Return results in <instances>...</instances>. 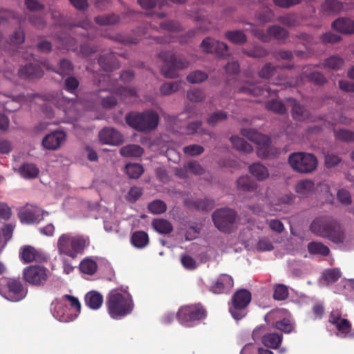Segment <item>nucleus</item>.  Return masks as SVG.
<instances>
[{"label":"nucleus","instance_id":"nucleus-47","mask_svg":"<svg viewBox=\"0 0 354 354\" xmlns=\"http://www.w3.org/2000/svg\"><path fill=\"white\" fill-rule=\"evenodd\" d=\"M266 109L277 114H284L286 112L285 105L277 100H272L266 102Z\"/></svg>","mask_w":354,"mask_h":354},{"label":"nucleus","instance_id":"nucleus-32","mask_svg":"<svg viewBox=\"0 0 354 354\" xmlns=\"http://www.w3.org/2000/svg\"><path fill=\"white\" fill-rule=\"evenodd\" d=\"M249 171L258 180L268 179L270 176L268 168L259 162L253 163L250 165Z\"/></svg>","mask_w":354,"mask_h":354},{"label":"nucleus","instance_id":"nucleus-22","mask_svg":"<svg viewBox=\"0 0 354 354\" xmlns=\"http://www.w3.org/2000/svg\"><path fill=\"white\" fill-rule=\"evenodd\" d=\"M97 63L100 67L105 72H112L120 68V63L117 59L116 55L113 53H107L101 55Z\"/></svg>","mask_w":354,"mask_h":354},{"label":"nucleus","instance_id":"nucleus-57","mask_svg":"<svg viewBox=\"0 0 354 354\" xmlns=\"http://www.w3.org/2000/svg\"><path fill=\"white\" fill-rule=\"evenodd\" d=\"M288 297V290L286 286L277 284L274 287L273 298L277 301H284Z\"/></svg>","mask_w":354,"mask_h":354},{"label":"nucleus","instance_id":"nucleus-48","mask_svg":"<svg viewBox=\"0 0 354 354\" xmlns=\"http://www.w3.org/2000/svg\"><path fill=\"white\" fill-rule=\"evenodd\" d=\"M187 98L192 102H202L205 100L206 95L202 89L193 88L187 91Z\"/></svg>","mask_w":354,"mask_h":354},{"label":"nucleus","instance_id":"nucleus-61","mask_svg":"<svg viewBox=\"0 0 354 354\" xmlns=\"http://www.w3.org/2000/svg\"><path fill=\"white\" fill-rule=\"evenodd\" d=\"M324 279L328 283H335L338 281L341 277V271L337 269L328 270L324 272Z\"/></svg>","mask_w":354,"mask_h":354},{"label":"nucleus","instance_id":"nucleus-2","mask_svg":"<svg viewBox=\"0 0 354 354\" xmlns=\"http://www.w3.org/2000/svg\"><path fill=\"white\" fill-rule=\"evenodd\" d=\"M108 313L111 318L120 319L130 314L133 308V302L130 295L125 296L118 290L110 291L106 297Z\"/></svg>","mask_w":354,"mask_h":354},{"label":"nucleus","instance_id":"nucleus-8","mask_svg":"<svg viewBox=\"0 0 354 354\" xmlns=\"http://www.w3.org/2000/svg\"><path fill=\"white\" fill-rule=\"evenodd\" d=\"M251 299V293L246 289H240L234 294L229 306V311L234 319L241 320L245 317L246 308Z\"/></svg>","mask_w":354,"mask_h":354},{"label":"nucleus","instance_id":"nucleus-7","mask_svg":"<svg viewBox=\"0 0 354 354\" xmlns=\"http://www.w3.org/2000/svg\"><path fill=\"white\" fill-rule=\"evenodd\" d=\"M207 310L203 304H189L179 308L177 317L179 322L187 327L193 326V323L205 319Z\"/></svg>","mask_w":354,"mask_h":354},{"label":"nucleus","instance_id":"nucleus-35","mask_svg":"<svg viewBox=\"0 0 354 354\" xmlns=\"http://www.w3.org/2000/svg\"><path fill=\"white\" fill-rule=\"evenodd\" d=\"M226 39L232 44L242 45L246 43L247 36L243 30H228L225 33Z\"/></svg>","mask_w":354,"mask_h":354},{"label":"nucleus","instance_id":"nucleus-52","mask_svg":"<svg viewBox=\"0 0 354 354\" xmlns=\"http://www.w3.org/2000/svg\"><path fill=\"white\" fill-rule=\"evenodd\" d=\"M227 118V113L223 111H218L211 113L207 119V123L212 127L216 126L218 122L225 120Z\"/></svg>","mask_w":354,"mask_h":354},{"label":"nucleus","instance_id":"nucleus-19","mask_svg":"<svg viewBox=\"0 0 354 354\" xmlns=\"http://www.w3.org/2000/svg\"><path fill=\"white\" fill-rule=\"evenodd\" d=\"M38 97L37 93L24 94L21 93L10 100H7L3 104V109L8 112H14L19 110L21 103L30 101L35 97Z\"/></svg>","mask_w":354,"mask_h":354},{"label":"nucleus","instance_id":"nucleus-11","mask_svg":"<svg viewBox=\"0 0 354 354\" xmlns=\"http://www.w3.org/2000/svg\"><path fill=\"white\" fill-rule=\"evenodd\" d=\"M234 286L233 277L228 274H220L212 281L209 291L214 295H227Z\"/></svg>","mask_w":354,"mask_h":354},{"label":"nucleus","instance_id":"nucleus-27","mask_svg":"<svg viewBox=\"0 0 354 354\" xmlns=\"http://www.w3.org/2000/svg\"><path fill=\"white\" fill-rule=\"evenodd\" d=\"M315 191V183L311 179L297 181L295 185V192L301 198H307Z\"/></svg>","mask_w":354,"mask_h":354},{"label":"nucleus","instance_id":"nucleus-34","mask_svg":"<svg viewBox=\"0 0 354 354\" xmlns=\"http://www.w3.org/2000/svg\"><path fill=\"white\" fill-rule=\"evenodd\" d=\"M343 9V3L337 0H325L321 6L322 11L327 15L337 14Z\"/></svg>","mask_w":354,"mask_h":354},{"label":"nucleus","instance_id":"nucleus-63","mask_svg":"<svg viewBox=\"0 0 354 354\" xmlns=\"http://www.w3.org/2000/svg\"><path fill=\"white\" fill-rule=\"evenodd\" d=\"M183 150L186 155L195 156L203 153L205 151V148L201 145H186Z\"/></svg>","mask_w":354,"mask_h":354},{"label":"nucleus","instance_id":"nucleus-55","mask_svg":"<svg viewBox=\"0 0 354 354\" xmlns=\"http://www.w3.org/2000/svg\"><path fill=\"white\" fill-rule=\"evenodd\" d=\"M184 169L186 171H189L194 175H202L205 173V169L197 161H189L184 165Z\"/></svg>","mask_w":354,"mask_h":354},{"label":"nucleus","instance_id":"nucleus-56","mask_svg":"<svg viewBox=\"0 0 354 354\" xmlns=\"http://www.w3.org/2000/svg\"><path fill=\"white\" fill-rule=\"evenodd\" d=\"M277 67L274 66L271 63H266L259 70L258 75L262 79H270L274 75Z\"/></svg>","mask_w":354,"mask_h":354},{"label":"nucleus","instance_id":"nucleus-20","mask_svg":"<svg viewBox=\"0 0 354 354\" xmlns=\"http://www.w3.org/2000/svg\"><path fill=\"white\" fill-rule=\"evenodd\" d=\"M329 322L342 334H347L351 328L350 322L342 317V313L339 310H334L329 314Z\"/></svg>","mask_w":354,"mask_h":354},{"label":"nucleus","instance_id":"nucleus-5","mask_svg":"<svg viewBox=\"0 0 354 354\" xmlns=\"http://www.w3.org/2000/svg\"><path fill=\"white\" fill-rule=\"evenodd\" d=\"M125 121L133 129L140 132H150L157 127L159 116L153 111H146L142 113H130L126 115Z\"/></svg>","mask_w":354,"mask_h":354},{"label":"nucleus","instance_id":"nucleus-44","mask_svg":"<svg viewBox=\"0 0 354 354\" xmlns=\"http://www.w3.org/2000/svg\"><path fill=\"white\" fill-rule=\"evenodd\" d=\"M242 52L250 57L261 58L268 55V51L261 46H254L252 48H243Z\"/></svg>","mask_w":354,"mask_h":354},{"label":"nucleus","instance_id":"nucleus-43","mask_svg":"<svg viewBox=\"0 0 354 354\" xmlns=\"http://www.w3.org/2000/svg\"><path fill=\"white\" fill-rule=\"evenodd\" d=\"M125 172L131 179H138L144 173V168L140 164H127L125 166Z\"/></svg>","mask_w":354,"mask_h":354},{"label":"nucleus","instance_id":"nucleus-12","mask_svg":"<svg viewBox=\"0 0 354 354\" xmlns=\"http://www.w3.org/2000/svg\"><path fill=\"white\" fill-rule=\"evenodd\" d=\"M265 326H260L256 328L252 333L254 339L261 337L262 344L268 348L276 349L279 347L283 339V335L281 333H264Z\"/></svg>","mask_w":354,"mask_h":354},{"label":"nucleus","instance_id":"nucleus-42","mask_svg":"<svg viewBox=\"0 0 354 354\" xmlns=\"http://www.w3.org/2000/svg\"><path fill=\"white\" fill-rule=\"evenodd\" d=\"M231 143L232 146L239 151L244 153H250L253 150L252 147L243 138L238 136H232L230 138Z\"/></svg>","mask_w":354,"mask_h":354},{"label":"nucleus","instance_id":"nucleus-51","mask_svg":"<svg viewBox=\"0 0 354 354\" xmlns=\"http://www.w3.org/2000/svg\"><path fill=\"white\" fill-rule=\"evenodd\" d=\"M148 210L154 214L164 213L167 209L166 204L161 200H154L147 206Z\"/></svg>","mask_w":354,"mask_h":354},{"label":"nucleus","instance_id":"nucleus-40","mask_svg":"<svg viewBox=\"0 0 354 354\" xmlns=\"http://www.w3.org/2000/svg\"><path fill=\"white\" fill-rule=\"evenodd\" d=\"M308 250L312 254L326 257L330 254V248L322 242H310L308 244Z\"/></svg>","mask_w":354,"mask_h":354},{"label":"nucleus","instance_id":"nucleus-26","mask_svg":"<svg viewBox=\"0 0 354 354\" xmlns=\"http://www.w3.org/2000/svg\"><path fill=\"white\" fill-rule=\"evenodd\" d=\"M332 28L340 33L352 35L354 33V21L346 17L339 18L332 23Z\"/></svg>","mask_w":354,"mask_h":354},{"label":"nucleus","instance_id":"nucleus-62","mask_svg":"<svg viewBox=\"0 0 354 354\" xmlns=\"http://www.w3.org/2000/svg\"><path fill=\"white\" fill-rule=\"evenodd\" d=\"M180 262L185 270H194L197 268V263L196 260L188 254L182 255Z\"/></svg>","mask_w":354,"mask_h":354},{"label":"nucleus","instance_id":"nucleus-21","mask_svg":"<svg viewBox=\"0 0 354 354\" xmlns=\"http://www.w3.org/2000/svg\"><path fill=\"white\" fill-rule=\"evenodd\" d=\"M257 154L261 158H272L279 153V149L271 147V140L268 137L263 138L261 142L257 143Z\"/></svg>","mask_w":354,"mask_h":354},{"label":"nucleus","instance_id":"nucleus-49","mask_svg":"<svg viewBox=\"0 0 354 354\" xmlns=\"http://www.w3.org/2000/svg\"><path fill=\"white\" fill-rule=\"evenodd\" d=\"M193 205L196 209H201L202 211H210V209L214 207L215 203L213 200L204 198L194 201Z\"/></svg>","mask_w":354,"mask_h":354},{"label":"nucleus","instance_id":"nucleus-36","mask_svg":"<svg viewBox=\"0 0 354 354\" xmlns=\"http://www.w3.org/2000/svg\"><path fill=\"white\" fill-rule=\"evenodd\" d=\"M131 243L137 248H144L149 243L147 233L143 231L133 232L131 236Z\"/></svg>","mask_w":354,"mask_h":354},{"label":"nucleus","instance_id":"nucleus-46","mask_svg":"<svg viewBox=\"0 0 354 354\" xmlns=\"http://www.w3.org/2000/svg\"><path fill=\"white\" fill-rule=\"evenodd\" d=\"M181 85V82H166L160 87V92L163 95H169L178 91Z\"/></svg>","mask_w":354,"mask_h":354},{"label":"nucleus","instance_id":"nucleus-54","mask_svg":"<svg viewBox=\"0 0 354 354\" xmlns=\"http://www.w3.org/2000/svg\"><path fill=\"white\" fill-rule=\"evenodd\" d=\"M120 18L115 15H106L95 17V21L99 25H111L118 23Z\"/></svg>","mask_w":354,"mask_h":354},{"label":"nucleus","instance_id":"nucleus-60","mask_svg":"<svg viewBox=\"0 0 354 354\" xmlns=\"http://www.w3.org/2000/svg\"><path fill=\"white\" fill-rule=\"evenodd\" d=\"M274 327L277 330L286 334L290 333L294 329L292 324L288 319H283L281 321L277 322L274 324Z\"/></svg>","mask_w":354,"mask_h":354},{"label":"nucleus","instance_id":"nucleus-59","mask_svg":"<svg viewBox=\"0 0 354 354\" xmlns=\"http://www.w3.org/2000/svg\"><path fill=\"white\" fill-rule=\"evenodd\" d=\"M309 82H313L316 85H324L327 82L324 75L318 71H313L305 76Z\"/></svg>","mask_w":354,"mask_h":354},{"label":"nucleus","instance_id":"nucleus-17","mask_svg":"<svg viewBox=\"0 0 354 354\" xmlns=\"http://www.w3.org/2000/svg\"><path fill=\"white\" fill-rule=\"evenodd\" d=\"M7 298L12 301L21 300L24 297V287L19 279H8L7 284Z\"/></svg>","mask_w":354,"mask_h":354},{"label":"nucleus","instance_id":"nucleus-41","mask_svg":"<svg viewBox=\"0 0 354 354\" xmlns=\"http://www.w3.org/2000/svg\"><path fill=\"white\" fill-rule=\"evenodd\" d=\"M268 34L277 40H285L289 35L288 31L284 28L273 25L270 26L267 30Z\"/></svg>","mask_w":354,"mask_h":354},{"label":"nucleus","instance_id":"nucleus-25","mask_svg":"<svg viewBox=\"0 0 354 354\" xmlns=\"http://www.w3.org/2000/svg\"><path fill=\"white\" fill-rule=\"evenodd\" d=\"M44 66L48 71H52L53 72H55L62 77L72 73L73 71L74 70V66H73V63L70 60H68V59H66V58H63V59H60V61L58 63L57 69H56L55 67L51 66L46 62H45L44 63Z\"/></svg>","mask_w":354,"mask_h":354},{"label":"nucleus","instance_id":"nucleus-38","mask_svg":"<svg viewBox=\"0 0 354 354\" xmlns=\"http://www.w3.org/2000/svg\"><path fill=\"white\" fill-rule=\"evenodd\" d=\"M152 226L156 231L162 234H169L174 230L171 222L163 218L154 219L152 221Z\"/></svg>","mask_w":354,"mask_h":354},{"label":"nucleus","instance_id":"nucleus-13","mask_svg":"<svg viewBox=\"0 0 354 354\" xmlns=\"http://www.w3.org/2000/svg\"><path fill=\"white\" fill-rule=\"evenodd\" d=\"M98 138L102 144L119 146L123 142V136L115 129L112 127H104L98 133Z\"/></svg>","mask_w":354,"mask_h":354},{"label":"nucleus","instance_id":"nucleus-9","mask_svg":"<svg viewBox=\"0 0 354 354\" xmlns=\"http://www.w3.org/2000/svg\"><path fill=\"white\" fill-rule=\"evenodd\" d=\"M215 227L221 232L230 233L237 218V213L230 207H221L212 215Z\"/></svg>","mask_w":354,"mask_h":354},{"label":"nucleus","instance_id":"nucleus-16","mask_svg":"<svg viewBox=\"0 0 354 354\" xmlns=\"http://www.w3.org/2000/svg\"><path fill=\"white\" fill-rule=\"evenodd\" d=\"M277 89H272L270 85H266L261 87L258 84H244L240 86L237 92L240 93H245L254 96L259 95H270L271 94H277Z\"/></svg>","mask_w":354,"mask_h":354},{"label":"nucleus","instance_id":"nucleus-18","mask_svg":"<svg viewBox=\"0 0 354 354\" xmlns=\"http://www.w3.org/2000/svg\"><path fill=\"white\" fill-rule=\"evenodd\" d=\"M20 257L25 263H28L32 261L46 262L48 257L41 251L37 250L31 245H26L21 248Z\"/></svg>","mask_w":354,"mask_h":354},{"label":"nucleus","instance_id":"nucleus-6","mask_svg":"<svg viewBox=\"0 0 354 354\" xmlns=\"http://www.w3.org/2000/svg\"><path fill=\"white\" fill-rule=\"evenodd\" d=\"M288 162L294 171L304 174L313 173L318 165V160L313 153L303 151L291 153Z\"/></svg>","mask_w":354,"mask_h":354},{"label":"nucleus","instance_id":"nucleus-30","mask_svg":"<svg viewBox=\"0 0 354 354\" xmlns=\"http://www.w3.org/2000/svg\"><path fill=\"white\" fill-rule=\"evenodd\" d=\"M237 189L244 192H252L256 191L258 187L257 183L248 176H243L236 180Z\"/></svg>","mask_w":354,"mask_h":354},{"label":"nucleus","instance_id":"nucleus-58","mask_svg":"<svg viewBox=\"0 0 354 354\" xmlns=\"http://www.w3.org/2000/svg\"><path fill=\"white\" fill-rule=\"evenodd\" d=\"M337 138L345 142H354V132L348 130L341 129L335 133Z\"/></svg>","mask_w":354,"mask_h":354},{"label":"nucleus","instance_id":"nucleus-14","mask_svg":"<svg viewBox=\"0 0 354 354\" xmlns=\"http://www.w3.org/2000/svg\"><path fill=\"white\" fill-rule=\"evenodd\" d=\"M44 75V72L37 64L29 63L19 68L18 71L19 77L24 80L34 81L40 79Z\"/></svg>","mask_w":354,"mask_h":354},{"label":"nucleus","instance_id":"nucleus-53","mask_svg":"<svg viewBox=\"0 0 354 354\" xmlns=\"http://www.w3.org/2000/svg\"><path fill=\"white\" fill-rule=\"evenodd\" d=\"M241 134L257 144L261 142L263 138H266V136L259 133L256 130L252 129H243Z\"/></svg>","mask_w":354,"mask_h":354},{"label":"nucleus","instance_id":"nucleus-28","mask_svg":"<svg viewBox=\"0 0 354 354\" xmlns=\"http://www.w3.org/2000/svg\"><path fill=\"white\" fill-rule=\"evenodd\" d=\"M19 218L23 223L32 224L42 220L43 215L41 213V210L39 209H36L35 210L26 209L19 213Z\"/></svg>","mask_w":354,"mask_h":354},{"label":"nucleus","instance_id":"nucleus-39","mask_svg":"<svg viewBox=\"0 0 354 354\" xmlns=\"http://www.w3.org/2000/svg\"><path fill=\"white\" fill-rule=\"evenodd\" d=\"M143 153V148L136 145H125L120 149V153L124 157H140Z\"/></svg>","mask_w":354,"mask_h":354},{"label":"nucleus","instance_id":"nucleus-45","mask_svg":"<svg viewBox=\"0 0 354 354\" xmlns=\"http://www.w3.org/2000/svg\"><path fill=\"white\" fill-rule=\"evenodd\" d=\"M97 269L96 262L91 259H84L80 265V270L86 274H94Z\"/></svg>","mask_w":354,"mask_h":354},{"label":"nucleus","instance_id":"nucleus-64","mask_svg":"<svg viewBox=\"0 0 354 354\" xmlns=\"http://www.w3.org/2000/svg\"><path fill=\"white\" fill-rule=\"evenodd\" d=\"M279 23L283 24L289 27H293L297 26L299 24V21H298V18L292 14H288L287 15L280 17L278 19Z\"/></svg>","mask_w":354,"mask_h":354},{"label":"nucleus","instance_id":"nucleus-29","mask_svg":"<svg viewBox=\"0 0 354 354\" xmlns=\"http://www.w3.org/2000/svg\"><path fill=\"white\" fill-rule=\"evenodd\" d=\"M344 59L339 55H332L326 58L323 63L316 65V67L329 68L334 71L341 70L344 65Z\"/></svg>","mask_w":354,"mask_h":354},{"label":"nucleus","instance_id":"nucleus-24","mask_svg":"<svg viewBox=\"0 0 354 354\" xmlns=\"http://www.w3.org/2000/svg\"><path fill=\"white\" fill-rule=\"evenodd\" d=\"M288 101L292 106L291 114L292 117L299 121H304L310 119V113L305 106L293 98H288Z\"/></svg>","mask_w":354,"mask_h":354},{"label":"nucleus","instance_id":"nucleus-33","mask_svg":"<svg viewBox=\"0 0 354 354\" xmlns=\"http://www.w3.org/2000/svg\"><path fill=\"white\" fill-rule=\"evenodd\" d=\"M19 172L24 179H35L39 175V169L32 163H24L19 169Z\"/></svg>","mask_w":354,"mask_h":354},{"label":"nucleus","instance_id":"nucleus-37","mask_svg":"<svg viewBox=\"0 0 354 354\" xmlns=\"http://www.w3.org/2000/svg\"><path fill=\"white\" fill-rule=\"evenodd\" d=\"M103 301L102 296L96 291L88 292L85 295V304L92 309L99 308Z\"/></svg>","mask_w":354,"mask_h":354},{"label":"nucleus","instance_id":"nucleus-50","mask_svg":"<svg viewBox=\"0 0 354 354\" xmlns=\"http://www.w3.org/2000/svg\"><path fill=\"white\" fill-rule=\"evenodd\" d=\"M208 78L206 73L201 71H194L187 76V81L190 84H200L204 82Z\"/></svg>","mask_w":354,"mask_h":354},{"label":"nucleus","instance_id":"nucleus-3","mask_svg":"<svg viewBox=\"0 0 354 354\" xmlns=\"http://www.w3.org/2000/svg\"><path fill=\"white\" fill-rule=\"evenodd\" d=\"M89 239L82 235L72 236L69 233L62 234L57 239V248L59 254L76 258L89 245Z\"/></svg>","mask_w":354,"mask_h":354},{"label":"nucleus","instance_id":"nucleus-31","mask_svg":"<svg viewBox=\"0 0 354 354\" xmlns=\"http://www.w3.org/2000/svg\"><path fill=\"white\" fill-rule=\"evenodd\" d=\"M299 84V78H288L286 74L283 71H281L278 73L277 77L275 81L272 83L273 85H277L281 86V89L296 86Z\"/></svg>","mask_w":354,"mask_h":354},{"label":"nucleus","instance_id":"nucleus-4","mask_svg":"<svg viewBox=\"0 0 354 354\" xmlns=\"http://www.w3.org/2000/svg\"><path fill=\"white\" fill-rule=\"evenodd\" d=\"M158 57L163 62L162 75L169 79L178 77V71L183 70L189 65V62L182 55H176L173 51H160Z\"/></svg>","mask_w":354,"mask_h":354},{"label":"nucleus","instance_id":"nucleus-23","mask_svg":"<svg viewBox=\"0 0 354 354\" xmlns=\"http://www.w3.org/2000/svg\"><path fill=\"white\" fill-rule=\"evenodd\" d=\"M66 133L63 131H55L47 135L43 140V145L46 149H56L65 140Z\"/></svg>","mask_w":354,"mask_h":354},{"label":"nucleus","instance_id":"nucleus-15","mask_svg":"<svg viewBox=\"0 0 354 354\" xmlns=\"http://www.w3.org/2000/svg\"><path fill=\"white\" fill-rule=\"evenodd\" d=\"M201 48L206 53H215L217 56L224 57L227 55V46L217 40L207 37L202 41Z\"/></svg>","mask_w":354,"mask_h":354},{"label":"nucleus","instance_id":"nucleus-1","mask_svg":"<svg viewBox=\"0 0 354 354\" xmlns=\"http://www.w3.org/2000/svg\"><path fill=\"white\" fill-rule=\"evenodd\" d=\"M310 230L315 235L336 244L344 243V229L335 219L330 216H319L313 220Z\"/></svg>","mask_w":354,"mask_h":354},{"label":"nucleus","instance_id":"nucleus-10","mask_svg":"<svg viewBox=\"0 0 354 354\" xmlns=\"http://www.w3.org/2000/svg\"><path fill=\"white\" fill-rule=\"evenodd\" d=\"M49 270L41 266H30L24 269L23 276L25 281L35 285H44L48 279Z\"/></svg>","mask_w":354,"mask_h":354}]
</instances>
